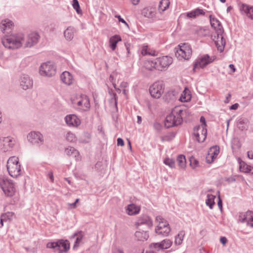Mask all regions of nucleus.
I'll list each match as a JSON object with an SVG mask.
<instances>
[{
	"label": "nucleus",
	"mask_w": 253,
	"mask_h": 253,
	"mask_svg": "<svg viewBox=\"0 0 253 253\" xmlns=\"http://www.w3.org/2000/svg\"><path fill=\"white\" fill-rule=\"evenodd\" d=\"M72 102L77 109L82 111H87L90 107L89 98L84 94H81L73 98Z\"/></svg>",
	"instance_id": "obj_4"
},
{
	"label": "nucleus",
	"mask_w": 253,
	"mask_h": 253,
	"mask_svg": "<svg viewBox=\"0 0 253 253\" xmlns=\"http://www.w3.org/2000/svg\"><path fill=\"white\" fill-rule=\"evenodd\" d=\"M229 68L230 69V71H229V74H233V73H234L235 72V70H236V69L235 68V66L233 64H230L229 65Z\"/></svg>",
	"instance_id": "obj_55"
},
{
	"label": "nucleus",
	"mask_w": 253,
	"mask_h": 253,
	"mask_svg": "<svg viewBox=\"0 0 253 253\" xmlns=\"http://www.w3.org/2000/svg\"><path fill=\"white\" fill-rule=\"evenodd\" d=\"M175 49V56L179 60H188L191 56L192 48L187 43L179 44Z\"/></svg>",
	"instance_id": "obj_5"
},
{
	"label": "nucleus",
	"mask_w": 253,
	"mask_h": 253,
	"mask_svg": "<svg viewBox=\"0 0 253 253\" xmlns=\"http://www.w3.org/2000/svg\"><path fill=\"white\" fill-rule=\"evenodd\" d=\"M240 169L241 171H242L243 172H249L251 171V167L245 165V164H241L240 163Z\"/></svg>",
	"instance_id": "obj_48"
},
{
	"label": "nucleus",
	"mask_w": 253,
	"mask_h": 253,
	"mask_svg": "<svg viewBox=\"0 0 253 253\" xmlns=\"http://www.w3.org/2000/svg\"><path fill=\"white\" fill-rule=\"evenodd\" d=\"M141 53L143 55H154V51H150V48L147 45L143 46L141 49Z\"/></svg>",
	"instance_id": "obj_45"
},
{
	"label": "nucleus",
	"mask_w": 253,
	"mask_h": 253,
	"mask_svg": "<svg viewBox=\"0 0 253 253\" xmlns=\"http://www.w3.org/2000/svg\"><path fill=\"white\" fill-rule=\"evenodd\" d=\"M248 157L250 159H253V152H248Z\"/></svg>",
	"instance_id": "obj_64"
},
{
	"label": "nucleus",
	"mask_w": 253,
	"mask_h": 253,
	"mask_svg": "<svg viewBox=\"0 0 253 253\" xmlns=\"http://www.w3.org/2000/svg\"><path fill=\"white\" fill-rule=\"evenodd\" d=\"M239 107V104L238 103H235L230 107V110H236Z\"/></svg>",
	"instance_id": "obj_60"
},
{
	"label": "nucleus",
	"mask_w": 253,
	"mask_h": 253,
	"mask_svg": "<svg viewBox=\"0 0 253 253\" xmlns=\"http://www.w3.org/2000/svg\"><path fill=\"white\" fill-rule=\"evenodd\" d=\"M223 33H215L213 40L214 41L217 50L220 52L224 50L225 45V40L222 36Z\"/></svg>",
	"instance_id": "obj_20"
},
{
	"label": "nucleus",
	"mask_w": 253,
	"mask_h": 253,
	"mask_svg": "<svg viewBox=\"0 0 253 253\" xmlns=\"http://www.w3.org/2000/svg\"><path fill=\"white\" fill-rule=\"evenodd\" d=\"M193 134L198 142H203L207 138V128L204 125H199L194 128Z\"/></svg>",
	"instance_id": "obj_14"
},
{
	"label": "nucleus",
	"mask_w": 253,
	"mask_h": 253,
	"mask_svg": "<svg viewBox=\"0 0 253 253\" xmlns=\"http://www.w3.org/2000/svg\"><path fill=\"white\" fill-rule=\"evenodd\" d=\"M112 253H125L122 248L119 247H115L112 249Z\"/></svg>",
	"instance_id": "obj_52"
},
{
	"label": "nucleus",
	"mask_w": 253,
	"mask_h": 253,
	"mask_svg": "<svg viewBox=\"0 0 253 253\" xmlns=\"http://www.w3.org/2000/svg\"><path fill=\"white\" fill-rule=\"evenodd\" d=\"M47 175L50 179V181L51 182H53L54 179L53 173L52 171L50 170V171H48L47 173Z\"/></svg>",
	"instance_id": "obj_54"
},
{
	"label": "nucleus",
	"mask_w": 253,
	"mask_h": 253,
	"mask_svg": "<svg viewBox=\"0 0 253 253\" xmlns=\"http://www.w3.org/2000/svg\"><path fill=\"white\" fill-rule=\"evenodd\" d=\"M172 245V241L170 239H166L160 242L152 243L149 245L151 249H155L157 252H160L169 249Z\"/></svg>",
	"instance_id": "obj_16"
},
{
	"label": "nucleus",
	"mask_w": 253,
	"mask_h": 253,
	"mask_svg": "<svg viewBox=\"0 0 253 253\" xmlns=\"http://www.w3.org/2000/svg\"><path fill=\"white\" fill-rule=\"evenodd\" d=\"M220 241L223 245H224L227 242V239L225 237H222L220 239Z\"/></svg>",
	"instance_id": "obj_59"
},
{
	"label": "nucleus",
	"mask_w": 253,
	"mask_h": 253,
	"mask_svg": "<svg viewBox=\"0 0 253 253\" xmlns=\"http://www.w3.org/2000/svg\"><path fill=\"white\" fill-rule=\"evenodd\" d=\"M122 75L119 73L114 71L111 73L109 77V81L112 84L114 87H116L117 84L121 81Z\"/></svg>",
	"instance_id": "obj_27"
},
{
	"label": "nucleus",
	"mask_w": 253,
	"mask_h": 253,
	"mask_svg": "<svg viewBox=\"0 0 253 253\" xmlns=\"http://www.w3.org/2000/svg\"><path fill=\"white\" fill-rule=\"evenodd\" d=\"M120 86H121V87L124 89L127 86V83L125 82H122L121 83Z\"/></svg>",
	"instance_id": "obj_62"
},
{
	"label": "nucleus",
	"mask_w": 253,
	"mask_h": 253,
	"mask_svg": "<svg viewBox=\"0 0 253 253\" xmlns=\"http://www.w3.org/2000/svg\"><path fill=\"white\" fill-rule=\"evenodd\" d=\"M149 250L146 251L145 253H156V252H157V251H155V249H151L149 247Z\"/></svg>",
	"instance_id": "obj_63"
},
{
	"label": "nucleus",
	"mask_w": 253,
	"mask_h": 253,
	"mask_svg": "<svg viewBox=\"0 0 253 253\" xmlns=\"http://www.w3.org/2000/svg\"><path fill=\"white\" fill-rule=\"evenodd\" d=\"M191 98V95L190 91L187 88H185L181 94L179 100L181 102H186L190 101Z\"/></svg>",
	"instance_id": "obj_32"
},
{
	"label": "nucleus",
	"mask_w": 253,
	"mask_h": 253,
	"mask_svg": "<svg viewBox=\"0 0 253 253\" xmlns=\"http://www.w3.org/2000/svg\"><path fill=\"white\" fill-rule=\"evenodd\" d=\"M144 67L148 70L152 71L156 69V59L154 60H147L144 63Z\"/></svg>",
	"instance_id": "obj_37"
},
{
	"label": "nucleus",
	"mask_w": 253,
	"mask_h": 253,
	"mask_svg": "<svg viewBox=\"0 0 253 253\" xmlns=\"http://www.w3.org/2000/svg\"><path fill=\"white\" fill-rule=\"evenodd\" d=\"M62 82L66 85H70L74 82L73 76L68 71L63 72L60 75Z\"/></svg>",
	"instance_id": "obj_24"
},
{
	"label": "nucleus",
	"mask_w": 253,
	"mask_h": 253,
	"mask_svg": "<svg viewBox=\"0 0 253 253\" xmlns=\"http://www.w3.org/2000/svg\"><path fill=\"white\" fill-rule=\"evenodd\" d=\"M200 122L201 123V125H204V127H206L207 125L206 124V120H205V118L203 116L201 117Z\"/></svg>",
	"instance_id": "obj_58"
},
{
	"label": "nucleus",
	"mask_w": 253,
	"mask_h": 253,
	"mask_svg": "<svg viewBox=\"0 0 253 253\" xmlns=\"http://www.w3.org/2000/svg\"><path fill=\"white\" fill-rule=\"evenodd\" d=\"M25 35L22 32L13 33L5 36L2 40L3 46L10 49H17L22 46L25 47Z\"/></svg>",
	"instance_id": "obj_1"
},
{
	"label": "nucleus",
	"mask_w": 253,
	"mask_h": 253,
	"mask_svg": "<svg viewBox=\"0 0 253 253\" xmlns=\"http://www.w3.org/2000/svg\"><path fill=\"white\" fill-rule=\"evenodd\" d=\"M164 85L162 82L154 83L149 88V92L153 98H159L164 92Z\"/></svg>",
	"instance_id": "obj_13"
},
{
	"label": "nucleus",
	"mask_w": 253,
	"mask_h": 253,
	"mask_svg": "<svg viewBox=\"0 0 253 253\" xmlns=\"http://www.w3.org/2000/svg\"><path fill=\"white\" fill-rule=\"evenodd\" d=\"M184 236L185 232L184 231H180L175 237V244L176 245H181L183 242Z\"/></svg>",
	"instance_id": "obj_41"
},
{
	"label": "nucleus",
	"mask_w": 253,
	"mask_h": 253,
	"mask_svg": "<svg viewBox=\"0 0 253 253\" xmlns=\"http://www.w3.org/2000/svg\"><path fill=\"white\" fill-rule=\"evenodd\" d=\"M240 9L242 12L244 13L249 18L253 20V7L242 4Z\"/></svg>",
	"instance_id": "obj_30"
},
{
	"label": "nucleus",
	"mask_w": 253,
	"mask_h": 253,
	"mask_svg": "<svg viewBox=\"0 0 253 253\" xmlns=\"http://www.w3.org/2000/svg\"><path fill=\"white\" fill-rule=\"evenodd\" d=\"M219 153V148L217 146H214L210 149L208 154L206 156V162L208 164H211L216 158Z\"/></svg>",
	"instance_id": "obj_21"
},
{
	"label": "nucleus",
	"mask_w": 253,
	"mask_h": 253,
	"mask_svg": "<svg viewBox=\"0 0 253 253\" xmlns=\"http://www.w3.org/2000/svg\"><path fill=\"white\" fill-rule=\"evenodd\" d=\"M205 14V12L202 9L197 8L190 12L187 13V16L189 18H194L199 15H204Z\"/></svg>",
	"instance_id": "obj_33"
},
{
	"label": "nucleus",
	"mask_w": 253,
	"mask_h": 253,
	"mask_svg": "<svg viewBox=\"0 0 253 253\" xmlns=\"http://www.w3.org/2000/svg\"><path fill=\"white\" fill-rule=\"evenodd\" d=\"M210 19L211 26L215 31V33H223V29L219 21L212 15H210Z\"/></svg>",
	"instance_id": "obj_23"
},
{
	"label": "nucleus",
	"mask_w": 253,
	"mask_h": 253,
	"mask_svg": "<svg viewBox=\"0 0 253 253\" xmlns=\"http://www.w3.org/2000/svg\"><path fill=\"white\" fill-rule=\"evenodd\" d=\"M1 216H2V219H5L6 220H10L12 218L13 216V213L12 212H7V213L2 214Z\"/></svg>",
	"instance_id": "obj_51"
},
{
	"label": "nucleus",
	"mask_w": 253,
	"mask_h": 253,
	"mask_svg": "<svg viewBox=\"0 0 253 253\" xmlns=\"http://www.w3.org/2000/svg\"><path fill=\"white\" fill-rule=\"evenodd\" d=\"M6 167L9 174L12 177L16 178L22 174L21 165L18 157H10L7 161Z\"/></svg>",
	"instance_id": "obj_3"
},
{
	"label": "nucleus",
	"mask_w": 253,
	"mask_h": 253,
	"mask_svg": "<svg viewBox=\"0 0 253 253\" xmlns=\"http://www.w3.org/2000/svg\"><path fill=\"white\" fill-rule=\"evenodd\" d=\"M20 84L21 87L26 90L31 88L33 86V81L30 79L29 76L23 75L20 79Z\"/></svg>",
	"instance_id": "obj_22"
},
{
	"label": "nucleus",
	"mask_w": 253,
	"mask_h": 253,
	"mask_svg": "<svg viewBox=\"0 0 253 253\" xmlns=\"http://www.w3.org/2000/svg\"><path fill=\"white\" fill-rule=\"evenodd\" d=\"M243 124L242 122H240L238 125V127L240 129H241L242 130L246 129H247V126H242Z\"/></svg>",
	"instance_id": "obj_57"
},
{
	"label": "nucleus",
	"mask_w": 253,
	"mask_h": 253,
	"mask_svg": "<svg viewBox=\"0 0 253 253\" xmlns=\"http://www.w3.org/2000/svg\"><path fill=\"white\" fill-rule=\"evenodd\" d=\"M164 163L171 169L175 168V162L172 159L167 158L164 160Z\"/></svg>",
	"instance_id": "obj_47"
},
{
	"label": "nucleus",
	"mask_w": 253,
	"mask_h": 253,
	"mask_svg": "<svg viewBox=\"0 0 253 253\" xmlns=\"http://www.w3.org/2000/svg\"><path fill=\"white\" fill-rule=\"evenodd\" d=\"M190 165L192 169H194L199 167V163L198 160L194 158H192L190 159Z\"/></svg>",
	"instance_id": "obj_49"
},
{
	"label": "nucleus",
	"mask_w": 253,
	"mask_h": 253,
	"mask_svg": "<svg viewBox=\"0 0 253 253\" xmlns=\"http://www.w3.org/2000/svg\"><path fill=\"white\" fill-rule=\"evenodd\" d=\"M213 59L208 54H205L198 58L194 65V70L198 68H203L208 64L211 63Z\"/></svg>",
	"instance_id": "obj_17"
},
{
	"label": "nucleus",
	"mask_w": 253,
	"mask_h": 253,
	"mask_svg": "<svg viewBox=\"0 0 253 253\" xmlns=\"http://www.w3.org/2000/svg\"><path fill=\"white\" fill-rule=\"evenodd\" d=\"M143 12L144 16L147 17H153L155 14V10L154 8L148 7L143 9Z\"/></svg>",
	"instance_id": "obj_40"
},
{
	"label": "nucleus",
	"mask_w": 253,
	"mask_h": 253,
	"mask_svg": "<svg viewBox=\"0 0 253 253\" xmlns=\"http://www.w3.org/2000/svg\"><path fill=\"white\" fill-rule=\"evenodd\" d=\"M74 237H76V239L73 246V249L76 250L83 244V239L84 234L82 231H79L74 234Z\"/></svg>",
	"instance_id": "obj_29"
},
{
	"label": "nucleus",
	"mask_w": 253,
	"mask_h": 253,
	"mask_svg": "<svg viewBox=\"0 0 253 253\" xmlns=\"http://www.w3.org/2000/svg\"><path fill=\"white\" fill-rule=\"evenodd\" d=\"M117 145L118 146H123L124 145V142L123 140L121 138H118L117 139Z\"/></svg>",
	"instance_id": "obj_56"
},
{
	"label": "nucleus",
	"mask_w": 253,
	"mask_h": 253,
	"mask_svg": "<svg viewBox=\"0 0 253 253\" xmlns=\"http://www.w3.org/2000/svg\"><path fill=\"white\" fill-rule=\"evenodd\" d=\"M14 26L13 22L8 19L2 20L0 23V29L3 33L10 32Z\"/></svg>",
	"instance_id": "obj_25"
},
{
	"label": "nucleus",
	"mask_w": 253,
	"mask_h": 253,
	"mask_svg": "<svg viewBox=\"0 0 253 253\" xmlns=\"http://www.w3.org/2000/svg\"><path fill=\"white\" fill-rule=\"evenodd\" d=\"M91 134L88 132H84L83 137H81L79 141L82 143H88L90 142Z\"/></svg>",
	"instance_id": "obj_44"
},
{
	"label": "nucleus",
	"mask_w": 253,
	"mask_h": 253,
	"mask_svg": "<svg viewBox=\"0 0 253 253\" xmlns=\"http://www.w3.org/2000/svg\"><path fill=\"white\" fill-rule=\"evenodd\" d=\"M140 206L134 204L128 205L126 209V212L129 215H135L138 214L140 212Z\"/></svg>",
	"instance_id": "obj_26"
},
{
	"label": "nucleus",
	"mask_w": 253,
	"mask_h": 253,
	"mask_svg": "<svg viewBox=\"0 0 253 253\" xmlns=\"http://www.w3.org/2000/svg\"><path fill=\"white\" fill-rule=\"evenodd\" d=\"M135 226L137 229L141 228L143 226L145 229H149L153 226V220L148 215L142 214L137 218Z\"/></svg>",
	"instance_id": "obj_12"
},
{
	"label": "nucleus",
	"mask_w": 253,
	"mask_h": 253,
	"mask_svg": "<svg viewBox=\"0 0 253 253\" xmlns=\"http://www.w3.org/2000/svg\"><path fill=\"white\" fill-rule=\"evenodd\" d=\"M75 29L72 27H68L64 31V34L65 39L68 41L72 40L74 36Z\"/></svg>",
	"instance_id": "obj_34"
},
{
	"label": "nucleus",
	"mask_w": 253,
	"mask_h": 253,
	"mask_svg": "<svg viewBox=\"0 0 253 253\" xmlns=\"http://www.w3.org/2000/svg\"><path fill=\"white\" fill-rule=\"evenodd\" d=\"M115 17L117 18L120 22L124 24L127 27H128V24L123 18L121 17V16L120 15H115Z\"/></svg>",
	"instance_id": "obj_53"
},
{
	"label": "nucleus",
	"mask_w": 253,
	"mask_h": 253,
	"mask_svg": "<svg viewBox=\"0 0 253 253\" xmlns=\"http://www.w3.org/2000/svg\"><path fill=\"white\" fill-rule=\"evenodd\" d=\"M109 93L111 96V101L112 102H114V104L115 105V106H117V94L113 92L112 91H109Z\"/></svg>",
	"instance_id": "obj_50"
},
{
	"label": "nucleus",
	"mask_w": 253,
	"mask_h": 253,
	"mask_svg": "<svg viewBox=\"0 0 253 253\" xmlns=\"http://www.w3.org/2000/svg\"><path fill=\"white\" fill-rule=\"evenodd\" d=\"M29 143L33 145L41 146L44 143V139L42 134L38 131H32L27 136Z\"/></svg>",
	"instance_id": "obj_10"
},
{
	"label": "nucleus",
	"mask_w": 253,
	"mask_h": 253,
	"mask_svg": "<svg viewBox=\"0 0 253 253\" xmlns=\"http://www.w3.org/2000/svg\"><path fill=\"white\" fill-rule=\"evenodd\" d=\"M238 220L251 227H253V211H248L245 212L240 213Z\"/></svg>",
	"instance_id": "obj_18"
},
{
	"label": "nucleus",
	"mask_w": 253,
	"mask_h": 253,
	"mask_svg": "<svg viewBox=\"0 0 253 253\" xmlns=\"http://www.w3.org/2000/svg\"><path fill=\"white\" fill-rule=\"evenodd\" d=\"M183 112V110L180 107H175L166 118V127L169 128L181 124L182 122Z\"/></svg>",
	"instance_id": "obj_2"
},
{
	"label": "nucleus",
	"mask_w": 253,
	"mask_h": 253,
	"mask_svg": "<svg viewBox=\"0 0 253 253\" xmlns=\"http://www.w3.org/2000/svg\"><path fill=\"white\" fill-rule=\"evenodd\" d=\"M39 73L43 77H52L56 73V67L52 62L42 63L40 66Z\"/></svg>",
	"instance_id": "obj_9"
},
{
	"label": "nucleus",
	"mask_w": 253,
	"mask_h": 253,
	"mask_svg": "<svg viewBox=\"0 0 253 253\" xmlns=\"http://www.w3.org/2000/svg\"><path fill=\"white\" fill-rule=\"evenodd\" d=\"M72 6L78 14H82V11L78 0H72Z\"/></svg>",
	"instance_id": "obj_46"
},
{
	"label": "nucleus",
	"mask_w": 253,
	"mask_h": 253,
	"mask_svg": "<svg viewBox=\"0 0 253 253\" xmlns=\"http://www.w3.org/2000/svg\"><path fill=\"white\" fill-rule=\"evenodd\" d=\"M66 140L70 142H75L77 140L76 134L71 131H68L65 135Z\"/></svg>",
	"instance_id": "obj_39"
},
{
	"label": "nucleus",
	"mask_w": 253,
	"mask_h": 253,
	"mask_svg": "<svg viewBox=\"0 0 253 253\" xmlns=\"http://www.w3.org/2000/svg\"><path fill=\"white\" fill-rule=\"evenodd\" d=\"M65 153L68 156H73L77 158L79 155V153L75 148L69 146L65 150Z\"/></svg>",
	"instance_id": "obj_36"
},
{
	"label": "nucleus",
	"mask_w": 253,
	"mask_h": 253,
	"mask_svg": "<svg viewBox=\"0 0 253 253\" xmlns=\"http://www.w3.org/2000/svg\"><path fill=\"white\" fill-rule=\"evenodd\" d=\"M64 121L69 127L78 128L81 124V119L76 114H68L65 116Z\"/></svg>",
	"instance_id": "obj_15"
},
{
	"label": "nucleus",
	"mask_w": 253,
	"mask_h": 253,
	"mask_svg": "<svg viewBox=\"0 0 253 253\" xmlns=\"http://www.w3.org/2000/svg\"><path fill=\"white\" fill-rule=\"evenodd\" d=\"M156 61V70L164 71L172 64V58L169 56H163L155 59Z\"/></svg>",
	"instance_id": "obj_11"
},
{
	"label": "nucleus",
	"mask_w": 253,
	"mask_h": 253,
	"mask_svg": "<svg viewBox=\"0 0 253 253\" xmlns=\"http://www.w3.org/2000/svg\"><path fill=\"white\" fill-rule=\"evenodd\" d=\"M177 162L180 168L184 169L186 167V159L184 155H180L177 158Z\"/></svg>",
	"instance_id": "obj_42"
},
{
	"label": "nucleus",
	"mask_w": 253,
	"mask_h": 253,
	"mask_svg": "<svg viewBox=\"0 0 253 253\" xmlns=\"http://www.w3.org/2000/svg\"><path fill=\"white\" fill-rule=\"evenodd\" d=\"M137 229L134 234L136 239L138 241H144L148 239L149 234L146 231L141 230V228Z\"/></svg>",
	"instance_id": "obj_28"
},
{
	"label": "nucleus",
	"mask_w": 253,
	"mask_h": 253,
	"mask_svg": "<svg viewBox=\"0 0 253 253\" xmlns=\"http://www.w3.org/2000/svg\"><path fill=\"white\" fill-rule=\"evenodd\" d=\"M156 220L159 223L155 228L156 233L164 237L168 236L171 231L168 222L160 215L156 216Z\"/></svg>",
	"instance_id": "obj_6"
},
{
	"label": "nucleus",
	"mask_w": 253,
	"mask_h": 253,
	"mask_svg": "<svg viewBox=\"0 0 253 253\" xmlns=\"http://www.w3.org/2000/svg\"><path fill=\"white\" fill-rule=\"evenodd\" d=\"M122 39L119 35H114L110 37L109 41V46L112 50H115L117 47V44L120 41H121Z\"/></svg>",
	"instance_id": "obj_31"
},
{
	"label": "nucleus",
	"mask_w": 253,
	"mask_h": 253,
	"mask_svg": "<svg viewBox=\"0 0 253 253\" xmlns=\"http://www.w3.org/2000/svg\"><path fill=\"white\" fill-rule=\"evenodd\" d=\"M217 205L218 207L220 209V210H222V200L220 199V197H218V201L217 202Z\"/></svg>",
	"instance_id": "obj_61"
},
{
	"label": "nucleus",
	"mask_w": 253,
	"mask_h": 253,
	"mask_svg": "<svg viewBox=\"0 0 253 253\" xmlns=\"http://www.w3.org/2000/svg\"><path fill=\"white\" fill-rule=\"evenodd\" d=\"M3 145L8 147V149L12 148L15 144V140L14 139L11 137H6L4 138Z\"/></svg>",
	"instance_id": "obj_43"
},
{
	"label": "nucleus",
	"mask_w": 253,
	"mask_h": 253,
	"mask_svg": "<svg viewBox=\"0 0 253 253\" xmlns=\"http://www.w3.org/2000/svg\"><path fill=\"white\" fill-rule=\"evenodd\" d=\"M40 39L39 35L36 32H31L25 35V47H31L38 43Z\"/></svg>",
	"instance_id": "obj_19"
},
{
	"label": "nucleus",
	"mask_w": 253,
	"mask_h": 253,
	"mask_svg": "<svg viewBox=\"0 0 253 253\" xmlns=\"http://www.w3.org/2000/svg\"><path fill=\"white\" fill-rule=\"evenodd\" d=\"M170 2L169 0H161L159 2L158 10L160 13L166 10L169 7Z\"/></svg>",
	"instance_id": "obj_35"
},
{
	"label": "nucleus",
	"mask_w": 253,
	"mask_h": 253,
	"mask_svg": "<svg viewBox=\"0 0 253 253\" xmlns=\"http://www.w3.org/2000/svg\"><path fill=\"white\" fill-rule=\"evenodd\" d=\"M0 187L6 196L11 197L14 195L16 190L11 180L5 177H0Z\"/></svg>",
	"instance_id": "obj_8"
},
{
	"label": "nucleus",
	"mask_w": 253,
	"mask_h": 253,
	"mask_svg": "<svg viewBox=\"0 0 253 253\" xmlns=\"http://www.w3.org/2000/svg\"><path fill=\"white\" fill-rule=\"evenodd\" d=\"M46 247L53 249L58 253H66L70 249V243L67 240L61 239L56 242L48 243Z\"/></svg>",
	"instance_id": "obj_7"
},
{
	"label": "nucleus",
	"mask_w": 253,
	"mask_h": 253,
	"mask_svg": "<svg viewBox=\"0 0 253 253\" xmlns=\"http://www.w3.org/2000/svg\"><path fill=\"white\" fill-rule=\"evenodd\" d=\"M215 196L212 194H208L207 196V199L206 200V204L211 209H213V207L215 204L214 199Z\"/></svg>",
	"instance_id": "obj_38"
}]
</instances>
